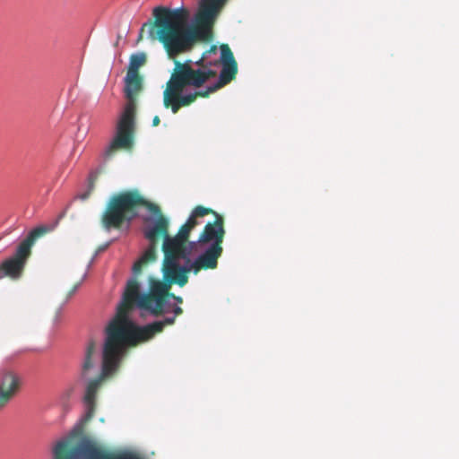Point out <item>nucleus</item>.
<instances>
[{
	"mask_svg": "<svg viewBox=\"0 0 459 459\" xmlns=\"http://www.w3.org/2000/svg\"><path fill=\"white\" fill-rule=\"evenodd\" d=\"M223 247L208 246L194 261H186L187 274L193 272L197 274L202 270H213L218 266V260L221 256Z\"/></svg>",
	"mask_w": 459,
	"mask_h": 459,
	"instance_id": "obj_12",
	"label": "nucleus"
},
{
	"mask_svg": "<svg viewBox=\"0 0 459 459\" xmlns=\"http://www.w3.org/2000/svg\"><path fill=\"white\" fill-rule=\"evenodd\" d=\"M226 0H201L195 24L190 25L189 11L185 7L158 6L157 25L170 50H191L199 40H211L212 26Z\"/></svg>",
	"mask_w": 459,
	"mask_h": 459,
	"instance_id": "obj_2",
	"label": "nucleus"
},
{
	"mask_svg": "<svg viewBox=\"0 0 459 459\" xmlns=\"http://www.w3.org/2000/svg\"><path fill=\"white\" fill-rule=\"evenodd\" d=\"M21 377L13 371H4L0 377V409L4 408L20 391Z\"/></svg>",
	"mask_w": 459,
	"mask_h": 459,
	"instance_id": "obj_13",
	"label": "nucleus"
},
{
	"mask_svg": "<svg viewBox=\"0 0 459 459\" xmlns=\"http://www.w3.org/2000/svg\"><path fill=\"white\" fill-rule=\"evenodd\" d=\"M57 225V216L50 223H41L33 227L18 243L12 255L0 263V280L9 277L18 280L22 277L25 265L31 255V247L36 240L43 235L51 232Z\"/></svg>",
	"mask_w": 459,
	"mask_h": 459,
	"instance_id": "obj_7",
	"label": "nucleus"
},
{
	"mask_svg": "<svg viewBox=\"0 0 459 459\" xmlns=\"http://www.w3.org/2000/svg\"><path fill=\"white\" fill-rule=\"evenodd\" d=\"M220 49H221L220 60H216L214 62H207V61H204V56H202L201 59H204V63L210 65L211 68L212 65H218L220 64L224 65V64L237 63V61L235 60V57L233 56V53L228 44L221 45Z\"/></svg>",
	"mask_w": 459,
	"mask_h": 459,
	"instance_id": "obj_17",
	"label": "nucleus"
},
{
	"mask_svg": "<svg viewBox=\"0 0 459 459\" xmlns=\"http://www.w3.org/2000/svg\"><path fill=\"white\" fill-rule=\"evenodd\" d=\"M52 459H57V437L53 439L51 444Z\"/></svg>",
	"mask_w": 459,
	"mask_h": 459,
	"instance_id": "obj_21",
	"label": "nucleus"
},
{
	"mask_svg": "<svg viewBox=\"0 0 459 459\" xmlns=\"http://www.w3.org/2000/svg\"><path fill=\"white\" fill-rule=\"evenodd\" d=\"M211 212H213V210L211 208L202 205L195 207L187 221L179 228L176 237L185 241H190V233L196 227L195 217H204Z\"/></svg>",
	"mask_w": 459,
	"mask_h": 459,
	"instance_id": "obj_15",
	"label": "nucleus"
},
{
	"mask_svg": "<svg viewBox=\"0 0 459 459\" xmlns=\"http://www.w3.org/2000/svg\"><path fill=\"white\" fill-rule=\"evenodd\" d=\"M170 298L175 299L178 303H182L183 302V299L181 297L176 296L175 294L169 292V299Z\"/></svg>",
	"mask_w": 459,
	"mask_h": 459,
	"instance_id": "obj_25",
	"label": "nucleus"
},
{
	"mask_svg": "<svg viewBox=\"0 0 459 459\" xmlns=\"http://www.w3.org/2000/svg\"><path fill=\"white\" fill-rule=\"evenodd\" d=\"M84 274H80L77 276L71 283L68 281L66 277L64 279V282L65 283L67 287V290L65 292V297L64 299V303H66L70 300V299L75 294L78 288L81 286L82 282L84 279Z\"/></svg>",
	"mask_w": 459,
	"mask_h": 459,
	"instance_id": "obj_19",
	"label": "nucleus"
},
{
	"mask_svg": "<svg viewBox=\"0 0 459 459\" xmlns=\"http://www.w3.org/2000/svg\"><path fill=\"white\" fill-rule=\"evenodd\" d=\"M222 68L220 73V76L218 81L213 83L208 84L207 87L210 90V92L213 93L229 84L231 81H233L238 74V64H224L221 65Z\"/></svg>",
	"mask_w": 459,
	"mask_h": 459,
	"instance_id": "obj_16",
	"label": "nucleus"
},
{
	"mask_svg": "<svg viewBox=\"0 0 459 459\" xmlns=\"http://www.w3.org/2000/svg\"><path fill=\"white\" fill-rule=\"evenodd\" d=\"M144 207L152 212L154 218H147L143 227V235L150 242L149 247L141 255V257L134 263L133 266V273L135 276L140 274L143 268L150 263H153L157 259V248L160 239L164 241L169 236V221L162 212L160 208L152 203L147 201Z\"/></svg>",
	"mask_w": 459,
	"mask_h": 459,
	"instance_id": "obj_8",
	"label": "nucleus"
},
{
	"mask_svg": "<svg viewBox=\"0 0 459 459\" xmlns=\"http://www.w3.org/2000/svg\"><path fill=\"white\" fill-rule=\"evenodd\" d=\"M129 347L116 339L115 335L106 333L102 351L101 373L99 377L91 380L84 395L85 413L74 427V431L81 433L84 426L93 418L96 409V395L102 382L118 369L123 357Z\"/></svg>",
	"mask_w": 459,
	"mask_h": 459,
	"instance_id": "obj_5",
	"label": "nucleus"
},
{
	"mask_svg": "<svg viewBox=\"0 0 459 459\" xmlns=\"http://www.w3.org/2000/svg\"><path fill=\"white\" fill-rule=\"evenodd\" d=\"M147 200L137 190L125 191L113 195L102 215L103 226L119 229L125 221H131L138 214V209L144 207Z\"/></svg>",
	"mask_w": 459,
	"mask_h": 459,
	"instance_id": "obj_9",
	"label": "nucleus"
},
{
	"mask_svg": "<svg viewBox=\"0 0 459 459\" xmlns=\"http://www.w3.org/2000/svg\"><path fill=\"white\" fill-rule=\"evenodd\" d=\"M146 63L144 53L133 54L129 59L128 74H139V68Z\"/></svg>",
	"mask_w": 459,
	"mask_h": 459,
	"instance_id": "obj_20",
	"label": "nucleus"
},
{
	"mask_svg": "<svg viewBox=\"0 0 459 459\" xmlns=\"http://www.w3.org/2000/svg\"><path fill=\"white\" fill-rule=\"evenodd\" d=\"M214 216L212 222H207L199 235L196 244L200 247L209 245L215 247H222L223 239L226 234L224 228V218L215 211L211 212Z\"/></svg>",
	"mask_w": 459,
	"mask_h": 459,
	"instance_id": "obj_11",
	"label": "nucleus"
},
{
	"mask_svg": "<svg viewBox=\"0 0 459 459\" xmlns=\"http://www.w3.org/2000/svg\"><path fill=\"white\" fill-rule=\"evenodd\" d=\"M196 242L185 241L176 236L166 238L162 243L164 259L162 264L163 277H169L180 287L188 281L186 261L190 260Z\"/></svg>",
	"mask_w": 459,
	"mask_h": 459,
	"instance_id": "obj_6",
	"label": "nucleus"
},
{
	"mask_svg": "<svg viewBox=\"0 0 459 459\" xmlns=\"http://www.w3.org/2000/svg\"><path fill=\"white\" fill-rule=\"evenodd\" d=\"M157 9H158V6L155 7L152 11L153 21L148 22H145L143 24V26L140 30L138 38H137V42H140L143 40V32L145 31V29H147L148 38L152 41H159L160 43H161L164 49L166 50L168 56L170 58H175L178 55L187 52V50H183V49L182 50H177V49L170 50L168 48L166 42L163 40V39L160 36L161 33L160 32V27L157 25V13H156Z\"/></svg>",
	"mask_w": 459,
	"mask_h": 459,
	"instance_id": "obj_14",
	"label": "nucleus"
},
{
	"mask_svg": "<svg viewBox=\"0 0 459 459\" xmlns=\"http://www.w3.org/2000/svg\"><path fill=\"white\" fill-rule=\"evenodd\" d=\"M97 354V347L94 341H90L85 352V359L82 364V373L86 374L95 364L94 356Z\"/></svg>",
	"mask_w": 459,
	"mask_h": 459,
	"instance_id": "obj_18",
	"label": "nucleus"
},
{
	"mask_svg": "<svg viewBox=\"0 0 459 459\" xmlns=\"http://www.w3.org/2000/svg\"><path fill=\"white\" fill-rule=\"evenodd\" d=\"M64 446L59 441V459H143L133 452L108 454L90 441L81 443L65 454L63 453Z\"/></svg>",
	"mask_w": 459,
	"mask_h": 459,
	"instance_id": "obj_10",
	"label": "nucleus"
},
{
	"mask_svg": "<svg viewBox=\"0 0 459 459\" xmlns=\"http://www.w3.org/2000/svg\"><path fill=\"white\" fill-rule=\"evenodd\" d=\"M202 217H195V221L196 222V226L199 225L201 222L199 221V219H201Z\"/></svg>",
	"mask_w": 459,
	"mask_h": 459,
	"instance_id": "obj_28",
	"label": "nucleus"
},
{
	"mask_svg": "<svg viewBox=\"0 0 459 459\" xmlns=\"http://www.w3.org/2000/svg\"><path fill=\"white\" fill-rule=\"evenodd\" d=\"M216 76L217 72L204 64V59L195 62L190 59L184 62L175 59L173 72L163 92L164 107L170 108L171 111L176 114L181 107L189 106L198 97L208 98L212 92L207 86L204 90L186 95H182V92L186 87L202 88Z\"/></svg>",
	"mask_w": 459,
	"mask_h": 459,
	"instance_id": "obj_3",
	"label": "nucleus"
},
{
	"mask_svg": "<svg viewBox=\"0 0 459 459\" xmlns=\"http://www.w3.org/2000/svg\"><path fill=\"white\" fill-rule=\"evenodd\" d=\"M160 123V117L158 116H155L152 119V126H157Z\"/></svg>",
	"mask_w": 459,
	"mask_h": 459,
	"instance_id": "obj_26",
	"label": "nucleus"
},
{
	"mask_svg": "<svg viewBox=\"0 0 459 459\" xmlns=\"http://www.w3.org/2000/svg\"><path fill=\"white\" fill-rule=\"evenodd\" d=\"M53 321H54V324H56V323H57V311H56V314H55V316H54Z\"/></svg>",
	"mask_w": 459,
	"mask_h": 459,
	"instance_id": "obj_27",
	"label": "nucleus"
},
{
	"mask_svg": "<svg viewBox=\"0 0 459 459\" xmlns=\"http://www.w3.org/2000/svg\"><path fill=\"white\" fill-rule=\"evenodd\" d=\"M172 284L177 282L170 281L169 277H164V281L149 277L148 291L142 293L136 278L130 279L126 283L117 315L107 326L106 333L115 335L117 340L130 348L152 339L157 333H161L166 325H173L175 317H166L143 326H137L128 316L134 307L148 311L154 316L163 315L168 311Z\"/></svg>",
	"mask_w": 459,
	"mask_h": 459,
	"instance_id": "obj_1",
	"label": "nucleus"
},
{
	"mask_svg": "<svg viewBox=\"0 0 459 459\" xmlns=\"http://www.w3.org/2000/svg\"><path fill=\"white\" fill-rule=\"evenodd\" d=\"M173 312H174V314H175V316H174V317L176 318V316H180V315L183 313V309H182L180 307L176 306V307L173 308Z\"/></svg>",
	"mask_w": 459,
	"mask_h": 459,
	"instance_id": "obj_22",
	"label": "nucleus"
},
{
	"mask_svg": "<svg viewBox=\"0 0 459 459\" xmlns=\"http://www.w3.org/2000/svg\"><path fill=\"white\" fill-rule=\"evenodd\" d=\"M216 52H217V47H216L215 45H212V46H211V47H210L209 50H208V51H206V52L204 54V56H204V57H205V55H206V54H211V53L215 54Z\"/></svg>",
	"mask_w": 459,
	"mask_h": 459,
	"instance_id": "obj_24",
	"label": "nucleus"
},
{
	"mask_svg": "<svg viewBox=\"0 0 459 459\" xmlns=\"http://www.w3.org/2000/svg\"><path fill=\"white\" fill-rule=\"evenodd\" d=\"M93 188H94V184H93V182H91V186H90V188H89V191H88L87 193L83 194V195H82V199H86V198L90 195V194H91V192L93 190Z\"/></svg>",
	"mask_w": 459,
	"mask_h": 459,
	"instance_id": "obj_23",
	"label": "nucleus"
},
{
	"mask_svg": "<svg viewBox=\"0 0 459 459\" xmlns=\"http://www.w3.org/2000/svg\"><path fill=\"white\" fill-rule=\"evenodd\" d=\"M125 81L127 102L117 121L116 134L104 152L106 160L111 159L120 150H132L134 144L136 99L143 89V78L139 74L127 73Z\"/></svg>",
	"mask_w": 459,
	"mask_h": 459,
	"instance_id": "obj_4",
	"label": "nucleus"
}]
</instances>
